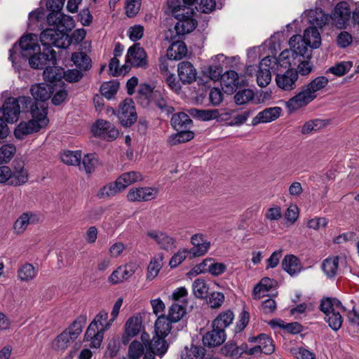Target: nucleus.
<instances>
[{
	"label": "nucleus",
	"mask_w": 359,
	"mask_h": 359,
	"mask_svg": "<svg viewBox=\"0 0 359 359\" xmlns=\"http://www.w3.org/2000/svg\"><path fill=\"white\" fill-rule=\"evenodd\" d=\"M19 47L20 56L28 60L32 69H43L48 65H57L56 52L49 48H43L41 52L34 34L22 36L19 40Z\"/></svg>",
	"instance_id": "nucleus-1"
},
{
	"label": "nucleus",
	"mask_w": 359,
	"mask_h": 359,
	"mask_svg": "<svg viewBox=\"0 0 359 359\" xmlns=\"http://www.w3.org/2000/svg\"><path fill=\"white\" fill-rule=\"evenodd\" d=\"M328 83L326 76H320L302 85L299 93L286 102L287 107L290 111H294L306 106L317 97V93L325 88Z\"/></svg>",
	"instance_id": "nucleus-2"
},
{
	"label": "nucleus",
	"mask_w": 359,
	"mask_h": 359,
	"mask_svg": "<svg viewBox=\"0 0 359 359\" xmlns=\"http://www.w3.org/2000/svg\"><path fill=\"white\" fill-rule=\"evenodd\" d=\"M47 107L43 104L41 108L34 107L32 110V119L20 122L14 130L15 137L22 140L25 136L36 133L45 128L49 123Z\"/></svg>",
	"instance_id": "nucleus-3"
},
{
	"label": "nucleus",
	"mask_w": 359,
	"mask_h": 359,
	"mask_svg": "<svg viewBox=\"0 0 359 359\" xmlns=\"http://www.w3.org/2000/svg\"><path fill=\"white\" fill-rule=\"evenodd\" d=\"M113 321L108 320V313L104 311L99 312L90 323L85 334V340L90 341V346L100 347L104 332L109 328Z\"/></svg>",
	"instance_id": "nucleus-4"
},
{
	"label": "nucleus",
	"mask_w": 359,
	"mask_h": 359,
	"mask_svg": "<svg viewBox=\"0 0 359 359\" xmlns=\"http://www.w3.org/2000/svg\"><path fill=\"white\" fill-rule=\"evenodd\" d=\"M165 39L171 42V45L167 50V61L160 66L163 72H168L169 66H172L173 62L180 60V22H177L173 29L169 27L165 32Z\"/></svg>",
	"instance_id": "nucleus-5"
},
{
	"label": "nucleus",
	"mask_w": 359,
	"mask_h": 359,
	"mask_svg": "<svg viewBox=\"0 0 359 359\" xmlns=\"http://www.w3.org/2000/svg\"><path fill=\"white\" fill-rule=\"evenodd\" d=\"M180 320V304L174 303L168 311V316L162 314L158 316L155 322V334L165 337L172 329V323Z\"/></svg>",
	"instance_id": "nucleus-6"
},
{
	"label": "nucleus",
	"mask_w": 359,
	"mask_h": 359,
	"mask_svg": "<svg viewBox=\"0 0 359 359\" xmlns=\"http://www.w3.org/2000/svg\"><path fill=\"white\" fill-rule=\"evenodd\" d=\"M86 323V317L82 315L79 316L67 329L57 336L55 340L57 348L65 349L67 347L68 343L71 340L73 341L77 339L81 333Z\"/></svg>",
	"instance_id": "nucleus-7"
},
{
	"label": "nucleus",
	"mask_w": 359,
	"mask_h": 359,
	"mask_svg": "<svg viewBox=\"0 0 359 359\" xmlns=\"http://www.w3.org/2000/svg\"><path fill=\"white\" fill-rule=\"evenodd\" d=\"M20 114L19 106L8 97L0 108V134L7 135V123L16 122Z\"/></svg>",
	"instance_id": "nucleus-8"
},
{
	"label": "nucleus",
	"mask_w": 359,
	"mask_h": 359,
	"mask_svg": "<svg viewBox=\"0 0 359 359\" xmlns=\"http://www.w3.org/2000/svg\"><path fill=\"white\" fill-rule=\"evenodd\" d=\"M203 233H196L191 237L193 247L184 249L181 252V263L186 258L193 259L205 255L210 248V242L205 238Z\"/></svg>",
	"instance_id": "nucleus-9"
},
{
	"label": "nucleus",
	"mask_w": 359,
	"mask_h": 359,
	"mask_svg": "<svg viewBox=\"0 0 359 359\" xmlns=\"http://www.w3.org/2000/svg\"><path fill=\"white\" fill-rule=\"evenodd\" d=\"M117 116L124 127H130L137 121V116L132 99L126 98L119 104Z\"/></svg>",
	"instance_id": "nucleus-10"
},
{
	"label": "nucleus",
	"mask_w": 359,
	"mask_h": 359,
	"mask_svg": "<svg viewBox=\"0 0 359 359\" xmlns=\"http://www.w3.org/2000/svg\"><path fill=\"white\" fill-rule=\"evenodd\" d=\"M276 83L281 90L291 91L296 89L301 82L295 69L289 68L284 73L276 74Z\"/></svg>",
	"instance_id": "nucleus-11"
},
{
	"label": "nucleus",
	"mask_w": 359,
	"mask_h": 359,
	"mask_svg": "<svg viewBox=\"0 0 359 359\" xmlns=\"http://www.w3.org/2000/svg\"><path fill=\"white\" fill-rule=\"evenodd\" d=\"M221 85L225 93L231 95L241 86L247 85L246 81L238 76L236 72L229 70L225 72L221 77Z\"/></svg>",
	"instance_id": "nucleus-12"
},
{
	"label": "nucleus",
	"mask_w": 359,
	"mask_h": 359,
	"mask_svg": "<svg viewBox=\"0 0 359 359\" xmlns=\"http://www.w3.org/2000/svg\"><path fill=\"white\" fill-rule=\"evenodd\" d=\"M94 135L107 141H113L119 135L118 130L109 121L98 120L92 127Z\"/></svg>",
	"instance_id": "nucleus-13"
},
{
	"label": "nucleus",
	"mask_w": 359,
	"mask_h": 359,
	"mask_svg": "<svg viewBox=\"0 0 359 359\" xmlns=\"http://www.w3.org/2000/svg\"><path fill=\"white\" fill-rule=\"evenodd\" d=\"M126 62L135 67H147V53L140 43H134L128 48Z\"/></svg>",
	"instance_id": "nucleus-14"
},
{
	"label": "nucleus",
	"mask_w": 359,
	"mask_h": 359,
	"mask_svg": "<svg viewBox=\"0 0 359 359\" xmlns=\"http://www.w3.org/2000/svg\"><path fill=\"white\" fill-rule=\"evenodd\" d=\"M289 44L290 50L297 59H310L311 57V53L309 51L310 44L307 42L304 36L296 34L292 36L290 41Z\"/></svg>",
	"instance_id": "nucleus-15"
},
{
	"label": "nucleus",
	"mask_w": 359,
	"mask_h": 359,
	"mask_svg": "<svg viewBox=\"0 0 359 359\" xmlns=\"http://www.w3.org/2000/svg\"><path fill=\"white\" fill-rule=\"evenodd\" d=\"M351 13L348 4L346 1H340L336 5L331 18L337 28L342 29L349 21Z\"/></svg>",
	"instance_id": "nucleus-16"
},
{
	"label": "nucleus",
	"mask_w": 359,
	"mask_h": 359,
	"mask_svg": "<svg viewBox=\"0 0 359 359\" xmlns=\"http://www.w3.org/2000/svg\"><path fill=\"white\" fill-rule=\"evenodd\" d=\"M156 189L151 187H133L127 194V198L130 202L148 201L156 198Z\"/></svg>",
	"instance_id": "nucleus-17"
},
{
	"label": "nucleus",
	"mask_w": 359,
	"mask_h": 359,
	"mask_svg": "<svg viewBox=\"0 0 359 359\" xmlns=\"http://www.w3.org/2000/svg\"><path fill=\"white\" fill-rule=\"evenodd\" d=\"M40 221L39 214L34 212L22 213L15 222L13 230L16 234H22L29 224H36Z\"/></svg>",
	"instance_id": "nucleus-18"
},
{
	"label": "nucleus",
	"mask_w": 359,
	"mask_h": 359,
	"mask_svg": "<svg viewBox=\"0 0 359 359\" xmlns=\"http://www.w3.org/2000/svg\"><path fill=\"white\" fill-rule=\"evenodd\" d=\"M212 330L207 332L202 339L203 345L209 348L222 345L226 338L225 331H223L222 329L217 328L212 325Z\"/></svg>",
	"instance_id": "nucleus-19"
},
{
	"label": "nucleus",
	"mask_w": 359,
	"mask_h": 359,
	"mask_svg": "<svg viewBox=\"0 0 359 359\" xmlns=\"http://www.w3.org/2000/svg\"><path fill=\"white\" fill-rule=\"evenodd\" d=\"M28 180V172L25 169V163L22 161L15 160L13 162V170H11V181L9 185L20 186Z\"/></svg>",
	"instance_id": "nucleus-20"
},
{
	"label": "nucleus",
	"mask_w": 359,
	"mask_h": 359,
	"mask_svg": "<svg viewBox=\"0 0 359 359\" xmlns=\"http://www.w3.org/2000/svg\"><path fill=\"white\" fill-rule=\"evenodd\" d=\"M30 92L34 99L36 101L41 102V103H39V106L44 104V106L48 108L45 102L53 94V87L51 86L44 83H36L32 86Z\"/></svg>",
	"instance_id": "nucleus-21"
},
{
	"label": "nucleus",
	"mask_w": 359,
	"mask_h": 359,
	"mask_svg": "<svg viewBox=\"0 0 359 359\" xmlns=\"http://www.w3.org/2000/svg\"><path fill=\"white\" fill-rule=\"evenodd\" d=\"M142 328V320L140 316L130 317L126 323L125 332L122 337L123 344H127L130 337L136 336Z\"/></svg>",
	"instance_id": "nucleus-22"
},
{
	"label": "nucleus",
	"mask_w": 359,
	"mask_h": 359,
	"mask_svg": "<svg viewBox=\"0 0 359 359\" xmlns=\"http://www.w3.org/2000/svg\"><path fill=\"white\" fill-rule=\"evenodd\" d=\"M148 236L154 239L161 249L173 252L176 248L175 242L172 238L169 237L165 233L151 231L147 233Z\"/></svg>",
	"instance_id": "nucleus-23"
},
{
	"label": "nucleus",
	"mask_w": 359,
	"mask_h": 359,
	"mask_svg": "<svg viewBox=\"0 0 359 359\" xmlns=\"http://www.w3.org/2000/svg\"><path fill=\"white\" fill-rule=\"evenodd\" d=\"M281 110L279 107L266 108L252 118V124L255 126L260 123L271 122L280 116Z\"/></svg>",
	"instance_id": "nucleus-24"
},
{
	"label": "nucleus",
	"mask_w": 359,
	"mask_h": 359,
	"mask_svg": "<svg viewBox=\"0 0 359 359\" xmlns=\"http://www.w3.org/2000/svg\"><path fill=\"white\" fill-rule=\"evenodd\" d=\"M281 265L283 269L291 276L297 275L302 271V265L299 259L293 255H287L285 256Z\"/></svg>",
	"instance_id": "nucleus-25"
},
{
	"label": "nucleus",
	"mask_w": 359,
	"mask_h": 359,
	"mask_svg": "<svg viewBox=\"0 0 359 359\" xmlns=\"http://www.w3.org/2000/svg\"><path fill=\"white\" fill-rule=\"evenodd\" d=\"M165 15H166L165 24L167 26L172 27V18L180 22V0H167Z\"/></svg>",
	"instance_id": "nucleus-26"
},
{
	"label": "nucleus",
	"mask_w": 359,
	"mask_h": 359,
	"mask_svg": "<svg viewBox=\"0 0 359 359\" xmlns=\"http://www.w3.org/2000/svg\"><path fill=\"white\" fill-rule=\"evenodd\" d=\"M168 348V344L165 340V337L155 334L147 348L149 351H154L156 355L161 358L166 353Z\"/></svg>",
	"instance_id": "nucleus-27"
},
{
	"label": "nucleus",
	"mask_w": 359,
	"mask_h": 359,
	"mask_svg": "<svg viewBox=\"0 0 359 359\" xmlns=\"http://www.w3.org/2000/svg\"><path fill=\"white\" fill-rule=\"evenodd\" d=\"M196 70L189 62H181V83H191L196 79Z\"/></svg>",
	"instance_id": "nucleus-28"
},
{
	"label": "nucleus",
	"mask_w": 359,
	"mask_h": 359,
	"mask_svg": "<svg viewBox=\"0 0 359 359\" xmlns=\"http://www.w3.org/2000/svg\"><path fill=\"white\" fill-rule=\"evenodd\" d=\"M142 180V175L140 172L131 171L124 172L116 179V184L124 190L129 185Z\"/></svg>",
	"instance_id": "nucleus-29"
},
{
	"label": "nucleus",
	"mask_w": 359,
	"mask_h": 359,
	"mask_svg": "<svg viewBox=\"0 0 359 359\" xmlns=\"http://www.w3.org/2000/svg\"><path fill=\"white\" fill-rule=\"evenodd\" d=\"M338 256L326 258L322 264V269L329 278H332L337 275L339 267Z\"/></svg>",
	"instance_id": "nucleus-30"
},
{
	"label": "nucleus",
	"mask_w": 359,
	"mask_h": 359,
	"mask_svg": "<svg viewBox=\"0 0 359 359\" xmlns=\"http://www.w3.org/2000/svg\"><path fill=\"white\" fill-rule=\"evenodd\" d=\"M233 318V313L231 310H227L220 313L212 323L214 327L225 331V329L232 323Z\"/></svg>",
	"instance_id": "nucleus-31"
},
{
	"label": "nucleus",
	"mask_w": 359,
	"mask_h": 359,
	"mask_svg": "<svg viewBox=\"0 0 359 359\" xmlns=\"http://www.w3.org/2000/svg\"><path fill=\"white\" fill-rule=\"evenodd\" d=\"M330 123L328 119H313L306 122L302 127V133L306 135L311 132H317L327 126Z\"/></svg>",
	"instance_id": "nucleus-32"
},
{
	"label": "nucleus",
	"mask_w": 359,
	"mask_h": 359,
	"mask_svg": "<svg viewBox=\"0 0 359 359\" xmlns=\"http://www.w3.org/2000/svg\"><path fill=\"white\" fill-rule=\"evenodd\" d=\"M71 60L81 70H88L91 67V59L84 52L73 53Z\"/></svg>",
	"instance_id": "nucleus-33"
},
{
	"label": "nucleus",
	"mask_w": 359,
	"mask_h": 359,
	"mask_svg": "<svg viewBox=\"0 0 359 359\" xmlns=\"http://www.w3.org/2000/svg\"><path fill=\"white\" fill-rule=\"evenodd\" d=\"M188 113L191 116L203 121H208L215 118L219 114L217 109H198L196 108L189 109Z\"/></svg>",
	"instance_id": "nucleus-34"
},
{
	"label": "nucleus",
	"mask_w": 359,
	"mask_h": 359,
	"mask_svg": "<svg viewBox=\"0 0 359 359\" xmlns=\"http://www.w3.org/2000/svg\"><path fill=\"white\" fill-rule=\"evenodd\" d=\"M305 39L310 44L311 48H317L320 46L321 38L316 27H309L304 30V36Z\"/></svg>",
	"instance_id": "nucleus-35"
},
{
	"label": "nucleus",
	"mask_w": 359,
	"mask_h": 359,
	"mask_svg": "<svg viewBox=\"0 0 359 359\" xmlns=\"http://www.w3.org/2000/svg\"><path fill=\"white\" fill-rule=\"evenodd\" d=\"M308 15L310 17V23L315 26L323 27L327 23L328 16L320 8L310 10Z\"/></svg>",
	"instance_id": "nucleus-36"
},
{
	"label": "nucleus",
	"mask_w": 359,
	"mask_h": 359,
	"mask_svg": "<svg viewBox=\"0 0 359 359\" xmlns=\"http://www.w3.org/2000/svg\"><path fill=\"white\" fill-rule=\"evenodd\" d=\"M63 69L57 68L56 65H48L43 69V76L44 80L49 82H55L62 78Z\"/></svg>",
	"instance_id": "nucleus-37"
},
{
	"label": "nucleus",
	"mask_w": 359,
	"mask_h": 359,
	"mask_svg": "<svg viewBox=\"0 0 359 359\" xmlns=\"http://www.w3.org/2000/svg\"><path fill=\"white\" fill-rule=\"evenodd\" d=\"M297 58L290 50H283L276 58L277 64L285 68L297 65Z\"/></svg>",
	"instance_id": "nucleus-38"
},
{
	"label": "nucleus",
	"mask_w": 359,
	"mask_h": 359,
	"mask_svg": "<svg viewBox=\"0 0 359 359\" xmlns=\"http://www.w3.org/2000/svg\"><path fill=\"white\" fill-rule=\"evenodd\" d=\"M37 272L32 264L26 263L18 270V277L21 281L28 282L35 278Z\"/></svg>",
	"instance_id": "nucleus-39"
},
{
	"label": "nucleus",
	"mask_w": 359,
	"mask_h": 359,
	"mask_svg": "<svg viewBox=\"0 0 359 359\" xmlns=\"http://www.w3.org/2000/svg\"><path fill=\"white\" fill-rule=\"evenodd\" d=\"M82 154L81 151H65L61 154L63 163L69 165H80Z\"/></svg>",
	"instance_id": "nucleus-40"
},
{
	"label": "nucleus",
	"mask_w": 359,
	"mask_h": 359,
	"mask_svg": "<svg viewBox=\"0 0 359 359\" xmlns=\"http://www.w3.org/2000/svg\"><path fill=\"white\" fill-rule=\"evenodd\" d=\"M269 324L272 327H282L285 329L286 331H287L289 333L293 334H298L301 332L302 330V325L297 322L284 324V322L283 320H271Z\"/></svg>",
	"instance_id": "nucleus-41"
},
{
	"label": "nucleus",
	"mask_w": 359,
	"mask_h": 359,
	"mask_svg": "<svg viewBox=\"0 0 359 359\" xmlns=\"http://www.w3.org/2000/svg\"><path fill=\"white\" fill-rule=\"evenodd\" d=\"M122 189L116 184V180L114 183H109L98 191L97 196L99 198H109L115 196L117 193L122 191Z\"/></svg>",
	"instance_id": "nucleus-42"
},
{
	"label": "nucleus",
	"mask_w": 359,
	"mask_h": 359,
	"mask_svg": "<svg viewBox=\"0 0 359 359\" xmlns=\"http://www.w3.org/2000/svg\"><path fill=\"white\" fill-rule=\"evenodd\" d=\"M353 67V62L351 61H342L335 64L334 66L330 67L327 73H331L337 76H341L346 74Z\"/></svg>",
	"instance_id": "nucleus-43"
},
{
	"label": "nucleus",
	"mask_w": 359,
	"mask_h": 359,
	"mask_svg": "<svg viewBox=\"0 0 359 359\" xmlns=\"http://www.w3.org/2000/svg\"><path fill=\"white\" fill-rule=\"evenodd\" d=\"M59 32L54 29H46L40 34V41L44 48H52L54 39L57 37Z\"/></svg>",
	"instance_id": "nucleus-44"
},
{
	"label": "nucleus",
	"mask_w": 359,
	"mask_h": 359,
	"mask_svg": "<svg viewBox=\"0 0 359 359\" xmlns=\"http://www.w3.org/2000/svg\"><path fill=\"white\" fill-rule=\"evenodd\" d=\"M10 100H13V102L19 106L20 109H22V111H28L30 109V111L32 112L34 107L41 108V106H39V103L34 102L33 100L29 97L20 96L18 98L10 97Z\"/></svg>",
	"instance_id": "nucleus-45"
},
{
	"label": "nucleus",
	"mask_w": 359,
	"mask_h": 359,
	"mask_svg": "<svg viewBox=\"0 0 359 359\" xmlns=\"http://www.w3.org/2000/svg\"><path fill=\"white\" fill-rule=\"evenodd\" d=\"M324 319L334 331L339 330L343 323V318L341 314L339 312L335 311H332L331 313L327 314Z\"/></svg>",
	"instance_id": "nucleus-46"
},
{
	"label": "nucleus",
	"mask_w": 359,
	"mask_h": 359,
	"mask_svg": "<svg viewBox=\"0 0 359 359\" xmlns=\"http://www.w3.org/2000/svg\"><path fill=\"white\" fill-rule=\"evenodd\" d=\"M259 338L261 351L266 355L273 353L275 351V345L272 339L266 334H260Z\"/></svg>",
	"instance_id": "nucleus-47"
},
{
	"label": "nucleus",
	"mask_w": 359,
	"mask_h": 359,
	"mask_svg": "<svg viewBox=\"0 0 359 359\" xmlns=\"http://www.w3.org/2000/svg\"><path fill=\"white\" fill-rule=\"evenodd\" d=\"M72 22V18L64 15L62 13L50 12L47 15V22L50 25H65L66 21Z\"/></svg>",
	"instance_id": "nucleus-48"
},
{
	"label": "nucleus",
	"mask_w": 359,
	"mask_h": 359,
	"mask_svg": "<svg viewBox=\"0 0 359 359\" xmlns=\"http://www.w3.org/2000/svg\"><path fill=\"white\" fill-rule=\"evenodd\" d=\"M16 151V148L13 144H4L0 148V164L8 163Z\"/></svg>",
	"instance_id": "nucleus-49"
},
{
	"label": "nucleus",
	"mask_w": 359,
	"mask_h": 359,
	"mask_svg": "<svg viewBox=\"0 0 359 359\" xmlns=\"http://www.w3.org/2000/svg\"><path fill=\"white\" fill-rule=\"evenodd\" d=\"M163 257L160 255L159 258H154L150 262L147 267V279L151 280L157 276L158 272L162 266Z\"/></svg>",
	"instance_id": "nucleus-50"
},
{
	"label": "nucleus",
	"mask_w": 359,
	"mask_h": 359,
	"mask_svg": "<svg viewBox=\"0 0 359 359\" xmlns=\"http://www.w3.org/2000/svg\"><path fill=\"white\" fill-rule=\"evenodd\" d=\"M97 160L93 154H86L82 160V165L80 163L79 169H83L87 174H90L94 171Z\"/></svg>",
	"instance_id": "nucleus-51"
},
{
	"label": "nucleus",
	"mask_w": 359,
	"mask_h": 359,
	"mask_svg": "<svg viewBox=\"0 0 359 359\" xmlns=\"http://www.w3.org/2000/svg\"><path fill=\"white\" fill-rule=\"evenodd\" d=\"M197 21L191 17H183L181 13V35L189 34L194 31L197 26Z\"/></svg>",
	"instance_id": "nucleus-52"
},
{
	"label": "nucleus",
	"mask_w": 359,
	"mask_h": 359,
	"mask_svg": "<svg viewBox=\"0 0 359 359\" xmlns=\"http://www.w3.org/2000/svg\"><path fill=\"white\" fill-rule=\"evenodd\" d=\"M193 292L197 298H203L208 292V286L203 279L198 278L193 283Z\"/></svg>",
	"instance_id": "nucleus-53"
},
{
	"label": "nucleus",
	"mask_w": 359,
	"mask_h": 359,
	"mask_svg": "<svg viewBox=\"0 0 359 359\" xmlns=\"http://www.w3.org/2000/svg\"><path fill=\"white\" fill-rule=\"evenodd\" d=\"M254 98V92L250 89L238 91L234 95L235 102L238 105L244 104Z\"/></svg>",
	"instance_id": "nucleus-54"
},
{
	"label": "nucleus",
	"mask_w": 359,
	"mask_h": 359,
	"mask_svg": "<svg viewBox=\"0 0 359 359\" xmlns=\"http://www.w3.org/2000/svg\"><path fill=\"white\" fill-rule=\"evenodd\" d=\"M271 80V74L270 69L259 67V70L257 73V84L260 87H265L270 83Z\"/></svg>",
	"instance_id": "nucleus-55"
},
{
	"label": "nucleus",
	"mask_w": 359,
	"mask_h": 359,
	"mask_svg": "<svg viewBox=\"0 0 359 359\" xmlns=\"http://www.w3.org/2000/svg\"><path fill=\"white\" fill-rule=\"evenodd\" d=\"M212 262V258H206L200 264H196L189 273L187 275H194L196 276L200 273H208L210 269V264Z\"/></svg>",
	"instance_id": "nucleus-56"
},
{
	"label": "nucleus",
	"mask_w": 359,
	"mask_h": 359,
	"mask_svg": "<svg viewBox=\"0 0 359 359\" xmlns=\"http://www.w3.org/2000/svg\"><path fill=\"white\" fill-rule=\"evenodd\" d=\"M198 0H182L183 5H181V11L183 17H191L195 14Z\"/></svg>",
	"instance_id": "nucleus-57"
},
{
	"label": "nucleus",
	"mask_w": 359,
	"mask_h": 359,
	"mask_svg": "<svg viewBox=\"0 0 359 359\" xmlns=\"http://www.w3.org/2000/svg\"><path fill=\"white\" fill-rule=\"evenodd\" d=\"M144 346L135 340L129 346L128 355L130 359H138L144 353Z\"/></svg>",
	"instance_id": "nucleus-58"
},
{
	"label": "nucleus",
	"mask_w": 359,
	"mask_h": 359,
	"mask_svg": "<svg viewBox=\"0 0 359 359\" xmlns=\"http://www.w3.org/2000/svg\"><path fill=\"white\" fill-rule=\"evenodd\" d=\"M156 92L157 90H154V87L147 83H141L138 89V93L140 95V99L144 97V99L146 100L147 104L152 97H156Z\"/></svg>",
	"instance_id": "nucleus-59"
},
{
	"label": "nucleus",
	"mask_w": 359,
	"mask_h": 359,
	"mask_svg": "<svg viewBox=\"0 0 359 359\" xmlns=\"http://www.w3.org/2000/svg\"><path fill=\"white\" fill-rule=\"evenodd\" d=\"M156 97H152L149 100L154 102L155 105L161 109L163 112L166 113L168 115L174 111V108L167 105L165 100L161 96L160 92L157 91Z\"/></svg>",
	"instance_id": "nucleus-60"
},
{
	"label": "nucleus",
	"mask_w": 359,
	"mask_h": 359,
	"mask_svg": "<svg viewBox=\"0 0 359 359\" xmlns=\"http://www.w3.org/2000/svg\"><path fill=\"white\" fill-rule=\"evenodd\" d=\"M308 60L309 59L302 58L297 59V63L298 62L299 64L295 70L298 75L307 76L313 71V66Z\"/></svg>",
	"instance_id": "nucleus-61"
},
{
	"label": "nucleus",
	"mask_w": 359,
	"mask_h": 359,
	"mask_svg": "<svg viewBox=\"0 0 359 359\" xmlns=\"http://www.w3.org/2000/svg\"><path fill=\"white\" fill-rule=\"evenodd\" d=\"M109 72L114 76L125 74L128 71V67L124 65L119 69V60L116 57H112L109 64Z\"/></svg>",
	"instance_id": "nucleus-62"
},
{
	"label": "nucleus",
	"mask_w": 359,
	"mask_h": 359,
	"mask_svg": "<svg viewBox=\"0 0 359 359\" xmlns=\"http://www.w3.org/2000/svg\"><path fill=\"white\" fill-rule=\"evenodd\" d=\"M118 88V83H105L100 87L102 95L107 99H111L116 93Z\"/></svg>",
	"instance_id": "nucleus-63"
},
{
	"label": "nucleus",
	"mask_w": 359,
	"mask_h": 359,
	"mask_svg": "<svg viewBox=\"0 0 359 359\" xmlns=\"http://www.w3.org/2000/svg\"><path fill=\"white\" fill-rule=\"evenodd\" d=\"M205 350L201 346L191 345L189 349L187 348L184 359H202L205 355Z\"/></svg>",
	"instance_id": "nucleus-64"
}]
</instances>
